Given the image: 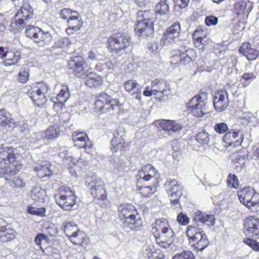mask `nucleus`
<instances>
[{"label":"nucleus","instance_id":"nucleus-55","mask_svg":"<svg viewBox=\"0 0 259 259\" xmlns=\"http://www.w3.org/2000/svg\"><path fill=\"white\" fill-rule=\"evenodd\" d=\"M214 130L217 133L222 134L228 131V127L227 124L224 122L218 123L214 126Z\"/></svg>","mask_w":259,"mask_h":259},{"label":"nucleus","instance_id":"nucleus-34","mask_svg":"<svg viewBox=\"0 0 259 259\" xmlns=\"http://www.w3.org/2000/svg\"><path fill=\"white\" fill-rule=\"evenodd\" d=\"M69 24L68 28L66 29V32L68 34H72V30L75 31L79 30L80 27L81 26L82 23L78 20V14H74L69 16L67 20Z\"/></svg>","mask_w":259,"mask_h":259},{"label":"nucleus","instance_id":"nucleus-45","mask_svg":"<svg viewBox=\"0 0 259 259\" xmlns=\"http://www.w3.org/2000/svg\"><path fill=\"white\" fill-rule=\"evenodd\" d=\"M31 23L28 24L24 27H26L25 34L27 37L31 38L33 41L34 40L37 33L40 28L33 26L30 25Z\"/></svg>","mask_w":259,"mask_h":259},{"label":"nucleus","instance_id":"nucleus-51","mask_svg":"<svg viewBox=\"0 0 259 259\" xmlns=\"http://www.w3.org/2000/svg\"><path fill=\"white\" fill-rule=\"evenodd\" d=\"M70 45V40L66 37H62L59 39L55 43L54 47L55 48H65Z\"/></svg>","mask_w":259,"mask_h":259},{"label":"nucleus","instance_id":"nucleus-58","mask_svg":"<svg viewBox=\"0 0 259 259\" xmlns=\"http://www.w3.org/2000/svg\"><path fill=\"white\" fill-rule=\"evenodd\" d=\"M205 35L204 34V31L201 29H196L193 34V39L194 41L197 40V42L199 43L202 41V36H204Z\"/></svg>","mask_w":259,"mask_h":259},{"label":"nucleus","instance_id":"nucleus-1","mask_svg":"<svg viewBox=\"0 0 259 259\" xmlns=\"http://www.w3.org/2000/svg\"><path fill=\"white\" fill-rule=\"evenodd\" d=\"M118 210L120 226L126 231L137 230L142 226L138 211L132 204H121L118 206Z\"/></svg>","mask_w":259,"mask_h":259},{"label":"nucleus","instance_id":"nucleus-38","mask_svg":"<svg viewBox=\"0 0 259 259\" xmlns=\"http://www.w3.org/2000/svg\"><path fill=\"white\" fill-rule=\"evenodd\" d=\"M0 231V240L3 242L10 241L15 238V231L8 226Z\"/></svg>","mask_w":259,"mask_h":259},{"label":"nucleus","instance_id":"nucleus-61","mask_svg":"<svg viewBox=\"0 0 259 259\" xmlns=\"http://www.w3.org/2000/svg\"><path fill=\"white\" fill-rule=\"evenodd\" d=\"M46 232L51 236H54L57 234L58 230L55 225L52 224L46 228Z\"/></svg>","mask_w":259,"mask_h":259},{"label":"nucleus","instance_id":"nucleus-43","mask_svg":"<svg viewBox=\"0 0 259 259\" xmlns=\"http://www.w3.org/2000/svg\"><path fill=\"white\" fill-rule=\"evenodd\" d=\"M63 227V230L68 238L79 230L77 226L72 222H66Z\"/></svg>","mask_w":259,"mask_h":259},{"label":"nucleus","instance_id":"nucleus-50","mask_svg":"<svg viewBox=\"0 0 259 259\" xmlns=\"http://www.w3.org/2000/svg\"><path fill=\"white\" fill-rule=\"evenodd\" d=\"M29 78L28 70L26 69H21L18 74V81L22 83H26Z\"/></svg>","mask_w":259,"mask_h":259},{"label":"nucleus","instance_id":"nucleus-31","mask_svg":"<svg viewBox=\"0 0 259 259\" xmlns=\"http://www.w3.org/2000/svg\"><path fill=\"white\" fill-rule=\"evenodd\" d=\"M69 239L72 243L75 245L83 246L88 244V239L86 234L79 230Z\"/></svg>","mask_w":259,"mask_h":259},{"label":"nucleus","instance_id":"nucleus-64","mask_svg":"<svg viewBox=\"0 0 259 259\" xmlns=\"http://www.w3.org/2000/svg\"><path fill=\"white\" fill-rule=\"evenodd\" d=\"M177 6L179 7L180 8H185L187 7L190 0H173Z\"/></svg>","mask_w":259,"mask_h":259},{"label":"nucleus","instance_id":"nucleus-33","mask_svg":"<svg viewBox=\"0 0 259 259\" xmlns=\"http://www.w3.org/2000/svg\"><path fill=\"white\" fill-rule=\"evenodd\" d=\"M60 133V128L58 124H54L49 126L42 134V137L44 139L53 140L59 137Z\"/></svg>","mask_w":259,"mask_h":259},{"label":"nucleus","instance_id":"nucleus-47","mask_svg":"<svg viewBox=\"0 0 259 259\" xmlns=\"http://www.w3.org/2000/svg\"><path fill=\"white\" fill-rule=\"evenodd\" d=\"M27 211L28 213L37 216H46V209L45 207H36L32 206L27 207Z\"/></svg>","mask_w":259,"mask_h":259},{"label":"nucleus","instance_id":"nucleus-49","mask_svg":"<svg viewBox=\"0 0 259 259\" xmlns=\"http://www.w3.org/2000/svg\"><path fill=\"white\" fill-rule=\"evenodd\" d=\"M172 259H195V256L190 250H186L175 255Z\"/></svg>","mask_w":259,"mask_h":259},{"label":"nucleus","instance_id":"nucleus-59","mask_svg":"<svg viewBox=\"0 0 259 259\" xmlns=\"http://www.w3.org/2000/svg\"><path fill=\"white\" fill-rule=\"evenodd\" d=\"M246 6L247 4L245 2L240 1L235 3L234 8L240 13H243L246 9Z\"/></svg>","mask_w":259,"mask_h":259},{"label":"nucleus","instance_id":"nucleus-57","mask_svg":"<svg viewBox=\"0 0 259 259\" xmlns=\"http://www.w3.org/2000/svg\"><path fill=\"white\" fill-rule=\"evenodd\" d=\"M177 221L181 225H187L190 221L189 218L188 216L180 212L177 216Z\"/></svg>","mask_w":259,"mask_h":259},{"label":"nucleus","instance_id":"nucleus-39","mask_svg":"<svg viewBox=\"0 0 259 259\" xmlns=\"http://www.w3.org/2000/svg\"><path fill=\"white\" fill-rule=\"evenodd\" d=\"M35 170L37 172L38 176L40 178L50 177L53 174L50 168V164L47 162H45L44 164L35 167Z\"/></svg>","mask_w":259,"mask_h":259},{"label":"nucleus","instance_id":"nucleus-54","mask_svg":"<svg viewBox=\"0 0 259 259\" xmlns=\"http://www.w3.org/2000/svg\"><path fill=\"white\" fill-rule=\"evenodd\" d=\"M60 16L63 19L66 20L68 19L69 16L74 15V14H77L76 11H72L69 9H63L61 10L59 13Z\"/></svg>","mask_w":259,"mask_h":259},{"label":"nucleus","instance_id":"nucleus-21","mask_svg":"<svg viewBox=\"0 0 259 259\" xmlns=\"http://www.w3.org/2000/svg\"><path fill=\"white\" fill-rule=\"evenodd\" d=\"M124 88L126 92L130 93L133 99L140 102L142 98L141 86L136 80L130 79L124 83Z\"/></svg>","mask_w":259,"mask_h":259},{"label":"nucleus","instance_id":"nucleus-28","mask_svg":"<svg viewBox=\"0 0 259 259\" xmlns=\"http://www.w3.org/2000/svg\"><path fill=\"white\" fill-rule=\"evenodd\" d=\"M122 130L120 128L117 130L116 132L113 135V138L111 141V150L113 152L121 149L124 145V142L121 135Z\"/></svg>","mask_w":259,"mask_h":259},{"label":"nucleus","instance_id":"nucleus-42","mask_svg":"<svg viewBox=\"0 0 259 259\" xmlns=\"http://www.w3.org/2000/svg\"><path fill=\"white\" fill-rule=\"evenodd\" d=\"M45 192L40 186L33 187L31 191V197L35 201H40L44 199Z\"/></svg>","mask_w":259,"mask_h":259},{"label":"nucleus","instance_id":"nucleus-32","mask_svg":"<svg viewBox=\"0 0 259 259\" xmlns=\"http://www.w3.org/2000/svg\"><path fill=\"white\" fill-rule=\"evenodd\" d=\"M72 138L74 145L79 148L87 146V141L89 140V138L86 134L82 132H74L72 135Z\"/></svg>","mask_w":259,"mask_h":259},{"label":"nucleus","instance_id":"nucleus-37","mask_svg":"<svg viewBox=\"0 0 259 259\" xmlns=\"http://www.w3.org/2000/svg\"><path fill=\"white\" fill-rule=\"evenodd\" d=\"M15 123L13 122V119L10 117L9 113L7 112L5 109L0 110V125L9 128L10 126H14Z\"/></svg>","mask_w":259,"mask_h":259},{"label":"nucleus","instance_id":"nucleus-20","mask_svg":"<svg viewBox=\"0 0 259 259\" xmlns=\"http://www.w3.org/2000/svg\"><path fill=\"white\" fill-rule=\"evenodd\" d=\"M213 106L219 112L224 111L228 106V94L225 90L219 91L215 93L213 99Z\"/></svg>","mask_w":259,"mask_h":259},{"label":"nucleus","instance_id":"nucleus-60","mask_svg":"<svg viewBox=\"0 0 259 259\" xmlns=\"http://www.w3.org/2000/svg\"><path fill=\"white\" fill-rule=\"evenodd\" d=\"M205 23L207 26L215 25L218 23V19L213 16H209L206 17Z\"/></svg>","mask_w":259,"mask_h":259},{"label":"nucleus","instance_id":"nucleus-6","mask_svg":"<svg viewBox=\"0 0 259 259\" xmlns=\"http://www.w3.org/2000/svg\"><path fill=\"white\" fill-rule=\"evenodd\" d=\"M207 94L202 93L193 97L188 103V111L194 116L199 117L207 112Z\"/></svg>","mask_w":259,"mask_h":259},{"label":"nucleus","instance_id":"nucleus-7","mask_svg":"<svg viewBox=\"0 0 259 259\" xmlns=\"http://www.w3.org/2000/svg\"><path fill=\"white\" fill-rule=\"evenodd\" d=\"M119 102L118 100L107 93L100 94L95 103L96 109L102 112H110L118 108Z\"/></svg>","mask_w":259,"mask_h":259},{"label":"nucleus","instance_id":"nucleus-44","mask_svg":"<svg viewBox=\"0 0 259 259\" xmlns=\"http://www.w3.org/2000/svg\"><path fill=\"white\" fill-rule=\"evenodd\" d=\"M167 0H160V2L155 6V11L160 15H165L169 11Z\"/></svg>","mask_w":259,"mask_h":259},{"label":"nucleus","instance_id":"nucleus-41","mask_svg":"<svg viewBox=\"0 0 259 259\" xmlns=\"http://www.w3.org/2000/svg\"><path fill=\"white\" fill-rule=\"evenodd\" d=\"M158 185V183H153V184L150 186L140 187L138 186L137 189L143 196L149 197L156 192Z\"/></svg>","mask_w":259,"mask_h":259},{"label":"nucleus","instance_id":"nucleus-4","mask_svg":"<svg viewBox=\"0 0 259 259\" xmlns=\"http://www.w3.org/2000/svg\"><path fill=\"white\" fill-rule=\"evenodd\" d=\"M50 88L44 82H36L27 92V95L33 101L34 103L40 107L47 101V94Z\"/></svg>","mask_w":259,"mask_h":259},{"label":"nucleus","instance_id":"nucleus-35","mask_svg":"<svg viewBox=\"0 0 259 259\" xmlns=\"http://www.w3.org/2000/svg\"><path fill=\"white\" fill-rule=\"evenodd\" d=\"M170 228L168 221L163 218L156 220L155 222L152 225V232L154 236L155 233L158 234L161 232Z\"/></svg>","mask_w":259,"mask_h":259},{"label":"nucleus","instance_id":"nucleus-8","mask_svg":"<svg viewBox=\"0 0 259 259\" xmlns=\"http://www.w3.org/2000/svg\"><path fill=\"white\" fill-rule=\"evenodd\" d=\"M194 54V51L188 47L182 45L178 50L172 52L170 63L179 66H185L192 61V57Z\"/></svg>","mask_w":259,"mask_h":259},{"label":"nucleus","instance_id":"nucleus-26","mask_svg":"<svg viewBox=\"0 0 259 259\" xmlns=\"http://www.w3.org/2000/svg\"><path fill=\"white\" fill-rule=\"evenodd\" d=\"M112 171L117 175H120L126 168L124 162L116 155H113L109 159Z\"/></svg>","mask_w":259,"mask_h":259},{"label":"nucleus","instance_id":"nucleus-27","mask_svg":"<svg viewBox=\"0 0 259 259\" xmlns=\"http://www.w3.org/2000/svg\"><path fill=\"white\" fill-rule=\"evenodd\" d=\"M52 39L51 34L48 31H44L40 29L34 42L37 44L39 47H45L50 44Z\"/></svg>","mask_w":259,"mask_h":259},{"label":"nucleus","instance_id":"nucleus-19","mask_svg":"<svg viewBox=\"0 0 259 259\" xmlns=\"http://www.w3.org/2000/svg\"><path fill=\"white\" fill-rule=\"evenodd\" d=\"M244 232L246 235L259 237V219L254 217H249L244 220Z\"/></svg>","mask_w":259,"mask_h":259},{"label":"nucleus","instance_id":"nucleus-23","mask_svg":"<svg viewBox=\"0 0 259 259\" xmlns=\"http://www.w3.org/2000/svg\"><path fill=\"white\" fill-rule=\"evenodd\" d=\"M151 88L156 94L160 93L163 96H167L171 93L169 86L166 82L161 79H156L152 81Z\"/></svg>","mask_w":259,"mask_h":259},{"label":"nucleus","instance_id":"nucleus-10","mask_svg":"<svg viewBox=\"0 0 259 259\" xmlns=\"http://www.w3.org/2000/svg\"><path fill=\"white\" fill-rule=\"evenodd\" d=\"M33 17V9L29 4L25 3L16 14L15 24L17 29H22L31 23Z\"/></svg>","mask_w":259,"mask_h":259},{"label":"nucleus","instance_id":"nucleus-46","mask_svg":"<svg viewBox=\"0 0 259 259\" xmlns=\"http://www.w3.org/2000/svg\"><path fill=\"white\" fill-rule=\"evenodd\" d=\"M209 134L205 130L199 132L196 136V141L201 144H207L209 143Z\"/></svg>","mask_w":259,"mask_h":259},{"label":"nucleus","instance_id":"nucleus-5","mask_svg":"<svg viewBox=\"0 0 259 259\" xmlns=\"http://www.w3.org/2000/svg\"><path fill=\"white\" fill-rule=\"evenodd\" d=\"M237 196L240 202L253 211L259 208V193L249 187H244L238 191Z\"/></svg>","mask_w":259,"mask_h":259},{"label":"nucleus","instance_id":"nucleus-53","mask_svg":"<svg viewBox=\"0 0 259 259\" xmlns=\"http://www.w3.org/2000/svg\"><path fill=\"white\" fill-rule=\"evenodd\" d=\"M243 242L250 247L254 251H259V242L250 238H244Z\"/></svg>","mask_w":259,"mask_h":259},{"label":"nucleus","instance_id":"nucleus-56","mask_svg":"<svg viewBox=\"0 0 259 259\" xmlns=\"http://www.w3.org/2000/svg\"><path fill=\"white\" fill-rule=\"evenodd\" d=\"M49 239L47 235L42 234H38L35 237L34 241L37 245L41 248V245L42 242H47Z\"/></svg>","mask_w":259,"mask_h":259},{"label":"nucleus","instance_id":"nucleus-29","mask_svg":"<svg viewBox=\"0 0 259 259\" xmlns=\"http://www.w3.org/2000/svg\"><path fill=\"white\" fill-rule=\"evenodd\" d=\"M159 125L163 130L168 132H176L181 130L182 127L181 123L172 120H162Z\"/></svg>","mask_w":259,"mask_h":259},{"label":"nucleus","instance_id":"nucleus-15","mask_svg":"<svg viewBox=\"0 0 259 259\" xmlns=\"http://www.w3.org/2000/svg\"><path fill=\"white\" fill-rule=\"evenodd\" d=\"M159 174L157 170L151 164L146 165L140 169L137 175V180H143L146 182L151 180L153 183H158Z\"/></svg>","mask_w":259,"mask_h":259},{"label":"nucleus","instance_id":"nucleus-48","mask_svg":"<svg viewBox=\"0 0 259 259\" xmlns=\"http://www.w3.org/2000/svg\"><path fill=\"white\" fill-rule=\"evenodd\" d=\"M70 93L68 91V88L65 87L64 89H61L56 98L54 99L59 102L65 103L69 99Z\"/></svg>","mask_w":259,"mask_h":259},{"label":"nucleus","instance_id":"nucleus-40","mask_svg":"<svg viewBox=\"0 0 259 259\" xmlns=\"http://www.w3.org/2000/svg\"><path fill=\"white\" fill-rule=\"evenodd\" d=\"M13 122L15 123L14 126H10L12 129L16 128L20 134H26L29 132L28 125L26 121L22 118L18 120L13 119Z\"/></svg>","mask_w":259,"mask_h":259},{"label":"nucleus","instance_id":"nucleus-12","mask_svg":"<svg viewBox=\"0 0 259 259\" xmlns=\"http://www.w3.org/2000/svg\"><path fill=\"white\" fill-rule=\"evenodd\" d=\"M108 49L110 52L118 53L124 51L131 44L129 37L116 34L108 39Z\"/></svg>","mask_w":259,"mask_h":259},{"label":"nucleus","instance_id":"nucleus-62","mask_svg":"<svg viewBox=\"0 0 259 259\" xmlns=\"http://www.w3.org/2000/svg\"><path fill=\"white\" fill-rule=\"evenodd\" d=\"M52 101L54 103L53 109L56 112H59L61 111L63 106H64L65 103L59 102L58 101H57V100L54 99H52Z\"/></svg>","mask_w":259,"mask_h":259},{"label":"nucleus","instance_id":"nucleus-24","mask_svg":"<svg viewBox=\"0 0 259 259\" xmlns=\"http://www.w3.org/2000/svg\"><path fill=\"white\" fill-rule=\"evenodd\" d=\"M3 176L5 178L6 181H9L10 186L13 188L22 189L25 187V183L23 181V179L19 176L15 175L14 169L12 172H9L7 174H4Z\"/></svg>","mask_w":259,"mask_h":259},{"label":"nucleus","instance_id":"nucleus-22","mask_svg":"<svg viewBox=\"0 0 259 259\" xmlns=\"http://www.w3.org/2000/svg\"><path fill=\"white\" fill-rule=\"evenodd\" d=\"M193 220L196 223L204 224L209 227L213 226L215 223V218L214 215L208 214L200 210L194 212Z\"/></svg>","mask_w":259,"mask_h":259},{"label":"nucleus","instance_id":"nucleus-17","mask_svg":"<svg viewBox=\"0 0 259 259\" xmlns=\"http://www.w3.org/2000/svg\"><path fill=\"white\" fill-rule=\"evenodd\" d=\"M154 237L157 244L164 248H168L175 240L174 232L170 227L158 234L156 233Z\"/></svg>","mask_w":259,"mask_h":259},{"label":"nucleus","instance_id":"nucleus-13","mask_svg":"<svg viewBox=\"0 0 259 259\" xmlns=\"http://www.w3.org/2000/svg\"><path fill=\"white\" fill-rule=\"evenodd\" d=\"M88 187L91 190V193L94 198L100 199L105 193L103 188V182L100 178L96 176L88 177L85 181Z\"/></svg>","mask_w":259,"mask_h":259},{"label":"nucleus","instance_id":"nucleus-16","mask_svg":"<svg viewBox=\"0 0 259 259\" xmlns=\"http://www.w3.org/2000/svg\"><path fill=\"white\" fill-rule=\"evenodd\" d=\"M180 32L181 26L179 22H177L172 24L162 36L163 45L168 46L169 44L176 42L179 39Z\"/></svg>","mask_w":259,"mask_h":259},{"label":"nucleus","instance_id":"nucleus-14","mask_svg":"<svg viewBox=\"0 0 259 259\" xmlns=\"http://www.w3.org/2000/svg\"><path fill=\"white\" fill-rule=\"evenodd\" d=\"M68 67L72 70L76 76L81 77L83 76L88 68L84 58L81 56H75L72 57L68 62Z\"/></svg>","mask_w":259,"mask_h":259},{"label":"nucleus","instance_id":"nucleus-9","mask_svg":"<svg viewBox=\"0 0 259 259\" xmlns=\"http://www.w3.org/2000/svg\"><path fill=\"white\" fill-rule=\"evenodd\" d=\"M164 189L170 198L171 204L175 208L180 207V199L183 194V190L181 184L175 179L170 180L165 182Z\"/></svg>","mask_w":259,"mask_h":259},{"label":"nucleus","instance_id":"nucleus-25","mask_svg":"<svg viewBox=\"0 0 259 259\" xmlns=\"http://www.w3.org/2000/svg\"><path fill=\"white\" fill-rule=\"evenodd\" d=\"M240 53L245 56L248 60H254L259 55V52L251 48V45L248 42H244L239 50Z\"/></svg>","mask_w":259,"mask_h":259},{"label":"nucleus","instance_id":"nucleus-30","mask_svg":"<svg viewBox=\"0 0 259 259\" xmlns=\"http://www.w3.org/2000/svg\"><path fill=\"white\" fill-rule=\"evenodd\" d=\"M21 58L20 53L17 51L8 50L5 57L4 63L5 66L16 65Z\"/></svg>","mask_w":259,"mask_h":259},{"label":"nucleus","instance_id":"nucleus-3","mask_svg":"<svg viewBox=\"0 0 259 259\" xmlns=\"http://www.w3.org/2000/svg\"><path fill=\"white\" fill-rule=\"evenodd\" d=\"M186 234L189 238V242L192 246L199 250H203L209 244L207 235L201 228L192 225L188 226Z\"/></svg>","mask_w":259,"mask_h":259},{"label":"nucleus","instance_id":"nucleus-2","mask_svg":"<svg viewBox=\"0 0 259 259\" xmlns=\"http://www.w3.org/2000/svg\"><path fill=\"white\" fill-rule=\"evenodd\" d=\"M155 12L150 10L139 11L137 13V23L135 30L138 36L148 37L154 32L153 23Z\"/></svg>","mask_w":259,"mask_h":259},{"label":"nucleus","instance_id":"nucleus-11","mask_svg":"<svg viewBox=\"0 0 259 259\" xmlns=\"http://www.w3.org/2000/svg\"><path fill=\"white\" fill-rule=\"evenodd\" d=\"M55 199L60 207L66 211L73 209L76 203V196L72 191L63 190L55 196Z\"/></svg>","mask_w":259,"mask_h":259},{"label":"nucleus","instance_id":"nucleus-18","mask_svg":"<svg viewBox=\"0 0 259 259\" xmlns=\"http://www.w3.org/2000/svg\"><path fill=\"white\" fill-rule=\"evenodd\" d=\"M3 153H6V157H4V163H2V170L0 172L3 175L7 174L9 172H12L14 169L13 163L16 160V157L13 153V149L11 147H5L3 145Z\"/></svg>","mask_w":259,"mask_h":259},{"label":"nucleus","instance_id":"nucleus-52","mask_svg":"<svg viewBox=\"0 0 259 259\" xmlns=\"http://www.w3.org/2000/svg\"><path fill=\"white\" fill-rule=\"evenodd\" d=\"M227 183L229 187L236 188L238 186V178L235 175L229 174Z\"/></svg>","mask_w":259,"mask_h":259},{"label":"nucleus","instance_id":"nucleus-36","mask_svg":"<svg viewBox=\"0 0 259 259\" xmlns=\"http://www.w3.org/2000/svg\"><path fill=\"white\" fill-rule=\"evenodd\" d=\"M87 78L85 80L87 85L91 88L97 87L103 83L102 77L95 73H90L87 74Z\"/></svg>","mask_w":259,"mask_h":259},{"label":"nucleus","instance_id":"nucleus-63","mask_svg":"<svg viewBox=\"0 0 259 259\" xmlns=\"http://www.w3.org/2000/svg\"><path fill=\"white\" fill-rule=\"evenodd\" d=\"M223 140L225 143L228 144L229 146H231L234 143H235V141L232 139L230 132H228L224 136Z\"/></svg>","mask_w":259,"mask_h":259}]
</instances>
